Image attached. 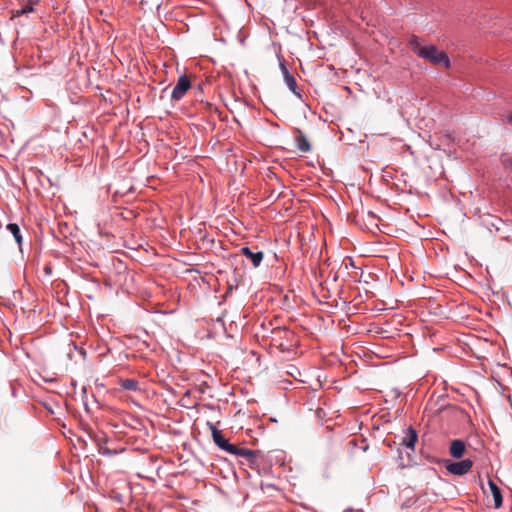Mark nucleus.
Listing matches in <instances>:
<instances>
[{
  "instance_id": "f257e3e1",
  "label": "nucleus",
  "mask_w": 512,
  "mask_h": 512,
  "mask_svg": "<svg viewBox=\"0 0 512 512\" xmlns=\"http://www.w3.org/2000/svg\"><path fill=\"white\" fill-rule=\"evenodd\" d=\"M409 45L418 57L428 60L434 65H443L446 68L450 66V60L444 51L434 45H422L419 37L413 35L409 39Z\"/></svg>"
},
{
  "instance_id": "f03ea898",
  "label": "nucleus",
  "mask_w": 512,
  "mask_h": 512,
  "mask_svg": "<svg viewBox=\"0 0 512 512\" xmlns=\"http://www.w3.org/2000/svg\"><path fill=\"white\" fill-rule=\"evenodd\" d=\"M207 426L211 431L212 439L215 445L221 450L231 455H235L239 446L231 444L229 440L223 436L221 430H219L212 422H207Z\"/></svg>"
},
{
  "instance_id": "7ed1b4c3",
  "label": "nucleus",
  "mask_w": 512,
  "mask_h": 512,
  "mask_svg": "<svg viewBox=\"0 0 512 512\" xmlns=\"http://www.w3.org/2000/svg\"><path fill=\"white\" fill-rule=\"evenodd\" d=\"M236 457L243 458L242 464H247L250 468H258L263 460V453L260 450H252L240 447L236 451Z\"/></svg>"
},
{
  "instance_id": "20e7f679",
  "label": "nucleus",
  "mask_w": 512,
  "mask_h": 512,
  "mask_svg": "<svg viewBox=\"0 0 512 512\" xmlns=\"http://www.w3.org/2000/svg\"><path fill=\"white\" fill-rule=\"evenodd\" d=\"M191 88V82L189 78L184 74L178 78L176 85L174 86L171 93L172 101H180L187 91Z\"/></svg>"
},
{
  "instance_id": "39448f33",
  "label": "nucleus",
  "mask_w": 512,
  "mask_h": 512,
  "mask_svg": "<svg viewBox=\"0 0 512 512\" xmlns=\"http://www.w3.org/2000/svg\"><path fill=\"white\" fill-rule=\"evenodd\" d=\"M473 466V461L470 459H464L459 462H450L446 464V469L449 473L457 476L467 474Z\"/></svg>"
},
{
  "instance_id": "423d86ee",
  "label": "nucleus",
  "mask_w": 512,
  "mask_h": 512,
  "mask_svg": "<svg viewBox=\"0 0 512 512\" xmlns=\"http://www.w3.org/2000/svg\"><path fill=\"white\" fill-rule=\"evenodd\" d=\"M417 439H418L417 431L413 427L410 426L404 432V435H403L402 441H401V445L406 448L414 450L415 443L417 442Z\"/></svg>"
},
{
  "instance_id": "0eeeda50",
  "label": "nucleus",
  "mask_w": 512,
  "mask_h": 512,
  "mask_svg": "<svg viewBox=\"0 0 512 512\" xmlns=\"http://www.w3.org/2000/svg\"><path fill=\"white\" fill-rule=\"evenodd\" d=\"M241 253L251 260L254 267L260 266L263 261L264 254L262 251L253 252L248 246H245L241 248Z\"/></svg>"
},
{
  "instance_id": "6e6552de",
  "label": "nucleus",
  "mask_w": 512,
  "mask_h": 512,
  "mask_svg": "<svg viewBox=\"0 0 512 512\" xmlns=\"http://www.w3.org/2000/svg\"><path fill=\"white\" fill-rule=\"evenodd\" d=\"M466 450V444L463 440L456 439L453 440L450 444V455L455 459H460Z\"/></svg>"
},
{
  "instance_id": "1a4fd4ad",
  "label": "nucleus",
  "mask_w": 512,
  "mask_h": 512,
  "mask_svg": "<svg viewBox=\"0 0 512 512\" xmlns=\"http://www.w3.org/2000/svg\"><path fill=\"white\" fill-rule=\"evenodd\" d=\"M488 486H489V489H490L491 494L493 496L495 508L501 507V505L503 503V498H502V494H501L500 488L492 480L488 481Z\"/></svg>"
},
{
  "instance_id": "9d476101",
  "label": "nucleus",
  "mask_w": 512,
  "mask_h": 512,
  "mask_svg": "<svg viewBox=\"0 0 512 512\" xmlns=\"http://www.w3.org/2000/svg\"><path fill=\"white\" fill-rule=\"evenodd\" d=\"M295 139L297 143V148L301 152H309L311 150L310 143L302 132H299Z\"/></svg>"
},
{
  "instance_id": "9b49d317",
  "label": "nucleus",
  "mask_w": 512,
  "mask_h": 512,
  "mask_svg": "<svg viewBox=\"0 0 512 512\" xmlns=\"http://www.w3.org/2000/svg\"><path fill=\"white\" fill-rule=\"evenodd\" d=\"M119 385L122 389L127 391H137L139 389L138 381L132 378L121 379Z\"/></svg>"
},
{
  "instance_id": "f8f14e48",
  "label": "nucleus",
  "mask_w": 512,
  "mask_h": 512,
  "mask_svg": "<svg viewBox=\"0 0 512 512\" xmlns=\"http://www.w3.org/2000/svg\"><path fill=\"white\" fill-rule=\"evenodd\" d=\"M284 81L287 87L290 89V91L297 97L301 98L302 95L301 92L298 90L295 77L293 75H286Z\"/></svg>"
},
{
  "instance_id": "ddd939ff",
  "label": "nucleus",
  "mask_w": 512,
  "mask_h": 512,
  "mask_svg": "<svg viewBox=\"0 0 512 512\" xmlns=\"http://www.w3.org/2000/svg\"><path fill=\"white\" fill-rule=\"evenodd\" d=\"M6 228L13 235L17 244L21 245L23 238L19 225L16 223H9Z\"/></svg>"
},
{
  "instance_id": "4468645a",
  "label": "nucleus",
  "mask_w": 512,
  "mask_h": 512,
  "mask_svg": "<svg viewBox=\"0 0 512 512\" xmlns=\"http://www.w3.org/2000/svg\"><path fill=\"white\" fill-rule=\"evenodd\" d=\"M32 11H33V7H32V5H31V4H26V5L22 6L21 8H19V9L15 10V11L13 12V15H14L15 17H19V16H21V15H24V14L30 13V12H32Z\"/></svg>"
},
{
  "instance_id": "2eb2a0df",
  "label": "nucleus",
  "mask_w": 512,
  "mask_h": 512,
  "mask_svg": "<svg viewBox=\"0 0 512 512\" xmlns=\"http://www.w3.org/2000/svg\"><path fill=\"white\" fill-rule=\"evenodd\" d=\"M261 489L266 492V491H269V490H276L277 487L274 485V484H271V483H267V484H261Z\"/></svg>"
},
{
  "instance_id": "dca6fc26",
  "label": "nucleus",
  "mask_w": 512,
  "mask_h": 512,
  "mask_svg": "<svg viewBox=\"0 0 512 512\" xmlns=\"http://www.w3.org/2000/svg\"><path fill=\"white\" fill-rule=\"evenodd\" d=\"M280 68H281V71H282V73H283L284 79L286 78V75H292V74L288 71V69H287V67L285 66V64H284V63H280Z\"/></svg>"
},
{
  "instance_id": "f3484780",
  "label": "nucleus",
  "mask_w": 512,
  "mask_h": 512,
  "mask_svg": "<svg viewBox=\"0 0 512 512\" xmlns=\"http://www.w3.org/2000/svg\"><path fill=\"white\" fill-rule=\"evenodd\" d=\"M280 68H281V71H282V73H283L284 79L286 78V75H292V74L288 71V69H287V67L285 66V64H284V63H280Z\"/></svg>"
},
{
  "instance_id": "a211bd4d",
  "label": "nucleus",
  "mask_w": 512,
  "mask_h": 512,
  "mask_svg": "<svg viewBox=\"0 0 512 512\" xmlns=\"http://www.w3.org/2000/svg\"><path fill=\"white\" fill-rule=\"evenodd\" d=\"M503 165H504L506 168H509L510 170H512V158L504 159V160H503Z\"/></svg>"
},
{
  "instance_id": "6ab92c4d",
  "label": "nucleus",
  "mask_w": 512,
  "mask_h": 512,
  "mask_svg": "<svg viewBox=\"0 0 512 512\" xmlns=\"http://www.w3.org/2000/svg\"><path fill=\"white\" fill-rule=\"evenodd\" d=\"M100 453H101L102 455H108V456H109V455H112V451H111V450H109L108 448H105V449H104V448H101V449H100Z\"/></svg>"
},
{
  "instance_id": "aec40b11",
  "label": "nucleus",
  "mask_w": 512,
  "mask_h": 512,
  "mask_svg": "<svg viewBox=\"0 0 512 512\" xmlns=\"http://www.w3.org/2000/svg\"><path fill=\"white\" fill-rule=\"evenodd\" d=\"M506 119H507V122L512 125V112H510L507 116H506Z\"/></svg>"
}]
</instances>
